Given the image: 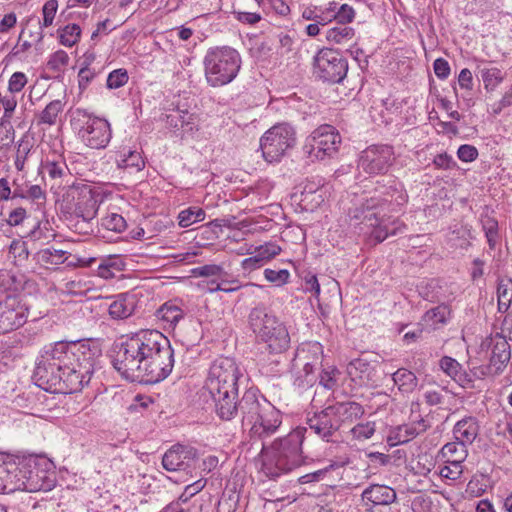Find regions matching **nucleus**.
<instances>
[{"instance_id": "obj_1", "label": "nucleus", "mask_w": 512, "mask_h": 512, "mask_svg": "<svg viewBox=\"0 0 512 512\" xmlns=\"http://www.w3.org/2000/svg\"><path fill=\"white\" fill-rule=\"evenodd\" d=\"M112 364L123 378L131 382L154 384L172 372L174 350L161 332L140 330L116 346Z\"/></svg>"}, {"instance_id": "obj_2", "label": "nucleus", "mask_w": 512, "mask_h": 512, "mask_svg": "<svg viewBox=\"0 0 512 512\" xmlns=\"http://www.w3.org/2000/svg\"><path fill=\"white\" fill-rule=\"evenodd\" d=\"M241 373L235 360L220 357L210 366L205 389L210 394L217 415L222 420H231L238 396V379Z\"/></svg>"}, {"instance_id": "obj_3", "label": "nucleus", "mask_w": 512, "mask_h": 512, "mask_svg": "<svg viewBox=\"0 0 512 512\" xmlns=\"http://www.w3.org/2000/svg\"><path fill=\"white\" fill-rule=\"evenodd\" d=\"M306 428L298 427L285 437L275 440L269 447L262 446L265 458L263 473L270 479H276L304 463L302 444Z\"/></svg>"}, {"instance_id": "obj_4", "label": "nucleus", "mask_w": 512, "mask_h": 512, "mask_svg": "<svg viewBox=\"0 0 512 512\" xmlns=\"http://www.w3.org/2000/svg\"><path fill=\"white\" fill-rule=\"evenodd\" d=\"M205 76L213 87L230 83L241 67V57L237 50L229 47L210 48L204 57Z\"/></svg>"}, {"instance_id": "obj_5", "label": "nucleus", "mask_w": 512, "mask_h": 512, "mask_svg": "<svg viewBox=\"0 0 512 512\" xmlns=\"http://www.w3.org/2000/svg\"><path fill=\"white\" fill-rule=\"evenodd\" d=\"M380 197H371L365 200L359 207L349 210V217L355 220V224H364L372 228L371 237L381 243L390 235H395L400 230V226H396V221L390 222L383 219L380 210Z\"/></svg>"}, {"instance_id": "obj_6", "label": "nucleus", "mask_w": 512, "mask_h": 512, "mask_svg": "<svg viewBox=\"0 0 512 512\" xmlns=\"http://www.w3.org/2000/svg\"><path fill=\"white\" fill-rule=\"evenodd\" d=\"M296 143L295 129L288 123L274 125L260 139L262 156L268 163L279 162Z\"/></svg>"}, {"instance_id": "obj_7", "label": "nucleus", "mask_w": 512, "mask_h": 512, "mask_svg": "<svg viewBox=\"0 0 512 512\" xmlns=\"http://www.w3.org/2000/svg\"><path fill=\"white\" fill-rule=\"evenodd\" d=\"M66 186V214L94 218L97 201L91 186L72 175L69 178L66 176Z\"/></svg>"}, {"instance_id": "obj_8", "label": "nucleus", "mask_w": 512, "mask_h": 512, "mask_svg": "<svg viewBox=\"0 0 512 512\" xmlns=\"http://www.w3.org/2000/svg\"><path fill=\"white\" fill-rule=\"evenodd\" d=\"M347 71V59L337 50L324 48L314 57V73L324 82L340 83Z\"/></svg>"}, {"instance_id": "obj_9", "label": "nucleus", "mask_w": 512, "mask_h": 512, "mask_svg": "<svg viewBox=\"0 0 512 512\" xmlns=\"http://www.w3.org/2000/svg\"><path fill=\"white\" fill-rule=\"evenodd\" d=\"M341 137L331 125H322L307 138L304 151L311 159L323 160L332 157L338 150Z\"/></svg>"}, {"instance_id": "obj_10", "label": "nucleus", "mask_w": 512, "mask_h": 512, "mask_svg": "<svg viewBox=\"0 0 512 512\" xmlns=\"http://www.w3.org/2000/svg\"><path fill=\"white\" fill-rule=\"evenodd\" d=\"M394 161V151L389 145H371L363 150L358 168L370 175L384 174Z\"/></svg>"}, {"instance_id": "obj_11", "label": "nucleus", "mask_w": 512, "mask_h": 512, "mask_svg": "<svg viewBox=\"0 0 512 512\" xmlns=\"http://www.w3.org/2000/svg\"><path fill=\"white\" fill-rule=\"evenodd\" d=\"M94 352L86 339H66V369H77V372L93 373Z\"/></svg>"}, {"instance_id": "obj_12", "label": "nucleus", "mask_w": 512, "mask_h": 512, "mask_svg": "<svg viewBox=\"0 0 512 512\" xmlns=\"http://www.w3.org/2000/svg\"><path fill=\"white\" fill-rule=\"evenodd\" d=\"M265 405L272 404L257 389L250 388L244 392L239 401L235 399V409L231 419L240 414L242 428L246 430L254 419L266 410Z\"/></svg>"}, {"instance_id": "obj_13", "label": "nucleus", "mask_w": 512, "mask_h": 512, "mask_svg": "<svg viewBox=\"0 0 512 512\" xmlns=\"http://www.w3.org/2000/svg\"><path fill=\"white\" fill-rule=\"evenodd\" d=\"M266 410L247 427L250 439L264 440L277 432L282 424V414L274 405H265Z\"/></svg>"}, {"instance_id": "obj_14", "label": "nucleus", "mask_w": 512, "mask_h": 512, "mask_svg": "<svg viewBox=\"0 0 512 512\" xmlns=\"http://www.w3.org/2000/svg\"><path fill=\"white\" fill-rule=\"evenodd\" d=\"M307 425L319 438L327 442L333 441L341 431L330 405L308 417Z\"/></svg>"}, {"instance_id": "obj_15", "label": "nucleus", "mask_w": 512, "mask_h": 512, "mask_svg": "<svg viewBox=\"0 0 512 512\" xmlns=\"http://www.w3.org/2000/svg\"><path fill=\"white\" fill-rule=\"evenodd\" d=\"M27 320V308L15 297H7L0 302V326L3 334L18 329Z\"/></svg>"}, {"instance_id": "obj_16", "label": "nucleus", "mask_w": 512, "mask_h": 512, "mask_svg": "<svg viewBox=\"0 0 512 512\" xmlns=\"http://www.w3.org/2000/svg\"><path fill=\"white\" fill-rule=\"evenodd\" d=\"M62 365L59 362H39L34 370L33 378L38 387L51 393H59L62 389Z\"/></svg>"}, {"instance_id": "obj_17", "label": "nucleus", "mask_w": 512, "mask_h": 512, "mask_svg": "<svg viewBox=\"0 0 512 512\" xmlns=\"http://www.w3.org/2000/svg\"><path fill=\"white\" fill-rule=\"evenodd\" d=\"M85 286L86 283H82L80 280L77 282L74 280L67 282L66 296L71 294L83 297L85 292L88 290ZM87 310L88 307L83 298H80L79 300L66 299V316L69 318L70 324L74 326L80 324L85 319Z\"/></svg>"}, {"instance_id": "obj_18", "label": "nucleus", "mask_w": 512, "mask_h": 512, "mask_svg": "<svg viewBox=\"0 0 512 512\" xmlns=\"http://www.w3.org/2000/svg\"><path fill=\"white\" fill-rule=\"evenodd\" d=\"M249 324L257 339L266 337L268 333L283 325V323L266 307H254L249 313Z\"/></svg>"}, {"instance_id": "obj_19", "label": "nucleus", "mask_w": 512, "mask_h": 512, "mask_svg": "<svg viewBox=\"0 0 512 512\" xmlns=\"http://www.w3.org/2000/svg\"><path fill=\"white\" fill-rule=\"evenodd\" d=\"M23 477V489L29 492L49 491L55 486L54 472L49 473L36 462L28 465Z\"/></svg>"}, {"instance_id": "obj_20", "label": "nucleus", "mask_w": 512, "mask_h": 512, "mask_svg": "<svg viewBox=\"0 0 512 512\" xmlns=\"http://www.w3.org/2000/svg\"><path fill=\"white\" fill-rule=\"evenodd\" d=\"M111 137L112 132L109 122L97 117L92 120V124L85 132L81 142L92 149H103L109 144Z\"/></svg>"}, {"instance_id": "obj_21", "label": "nucleus", "mask_w": 512, "mask_h": 512, "mask_svg": "<svg viewBox=\"0 0 512 512\" xmlns=\"http://www.w3.org/2000/svg\"><path fill=\"white\" fill-rule=\"evenodd\" d=\"M196 451L193 448L177 444L172 446L163 456L162 465L167 471H180L190 467L194 460Z\"/></svg>"}, {"instance_id": "obj_22", "label": "nucleus", "mask_w": 512, "mask_h": 512, "mask_svg": "<svg viewBox=\"0 0 512 512\" xmlns=\"http://www.w3.org/2000/svg\"><path fill=\"white\" fill-rule=\"evenodd\" d=\"M330 406L333 409L340 430L349 428L353 422L364 414L363 406L354 401L337 402Z\"/></svg>"}, {"instance_id": "obj_23", "label": "nucleus", "mask_w": 512, "mask_h": 512, "mask_svg": "<svg viewBox=\"0 0 512 512\" xmlns=\"http://www.w3.org/2000/svg\"><path fill=\"white\" fill-rule=\"evenodd\" d=\"M362 500L365 504L371 503L376 505H390L397 499L395 490L386 485L372 484L362 492Z\"/></svg>"}, {"instance_id": "obj_24", "label": "nucleus", "mask_w": 512, "mask_h": 512, "mask_svg": "<svg viewBox=\"0 0 512 512\" xmlns=\"http://www.w3.org/2000/svg\"><path fill=\"white\" fill-rule=\"evenodd\" d=\"M479 433V424L475 417L469 416L459 420L453 429L454 437L460 442V449L466 452L465 446L472 444Z\"/></svg>"}, {"instance_id": "obj_25", "label": "nucleus", "mask_w": 512, "mask_h": 512, "mask_svg": "<svg viewBox=\"0 0 512 512\" xmlns=\"http://www.w3.org/2000/svg\"><path fill=\"white\" fill-rule=\"evenodd\" d=\"M258 341L265 344L266 350L271 354H282L290 346V336L284 324Z\"/></svg>"}, {"instance_id": "obj_26", "label": "nucleus", "mask_w": 512, "mask_h": 512, "mask_svg": "<svg viewBox=\"0 0 512 512\" xmlns=\"http://www.w3.org/2000/svg\"><path fill=\"white\" fill-rule=\"evenodd\" d=\"M440 367L444 373L451 377L463 388H473V379L462 365L452 357L444 356L440 360Z\"/></svg>"}, {"instance_id": "obj_27", "label": "nucleus", "mask_w": 512, "mask_h": 512, "mask_svg": "<svg viewBox=\"0 0 512 512\" xmlns=\"http://www.w3.org/2000/svg\"><path fill=\"white\" fill-rule=\"evenodd\" d=\"M57 9H58V1L57 0H48L42 8L43 21L40 22L39 19L27 20L26 26L22 29L19 38L21 39L25 35L30 23L35 22V27L38 29V31L35 33V35H33L32 32H30V37H34V40L36 42L40 41L43 37L42 28L49 27L50 25H52L53 20L56 15V12H57Z\"/></svg>"}, {"instance_id": "obj_28", "label": "nucleus", "mask_w": 512, "mask_h": 512, "mask_svg": "<svg viewBox=\"0 0 512 512\" xmlns=\"http://www.w3.org/2000/svg\"><path fill=\"white\" fill-rule=\"evenodd\" d=\"M390 185L386 188L383 193V198H380V210L384 212L385 206H389L390 211H395L397 207L404 205L407 202V194L404 191L403 185L396 181L390 180Z\"/></svg>"}, {"instance_id": "obj_29", "label": "nucleus", "mask_w": 512, "mask_h": 512, "mask_svg": "<svg viewBox=\"0 0 512 512\" xmlns=\"http://www.w3.org/2000/svg\"><path fill=\"white\" fill-rule=\"evenodd\" d=\"M308 353L312 355V358L310 360L308 359V356H305L307 361L303 363L304 376L302 384L313 385L317 379V377L315 376V372L322 367V346L319 343H315L310 346Z\"/></svg>"}, {"instance_id": "obj_30", "label": "nucleus", "mask_w": 512, "mask_h": 512, "mask_svg": "<svg viewBox=\"0 0 512 512\" xmlns=\"http://www.w3.org/2000/svg\"><path fill=\"white\" fill-rule=\"evenodd\" d=\"M351 380L358 385H367L373 378L374 368L364 359H354L347 366Z\"/></svg>"}, {"instance_id": "obj_31", "label": "nucleus", "mask_w": 512, "mask_h": 512, "mask_svg": "<svg viewBox=\"0 0 512 512\" xmlns=\"http://www.w3.org/2000/svg\"><path fill=\"white\" fill-rule=\"evenodd\" d=\"M511 357L510 345L503 337H497L494 340L492 353L490 357L491 366L495 367L496 371H501L509 362Z\"/></svg>"}, {"instance_id": "obj_32", "label": "nucleus", "mask_w": 512, "mask_h": 512, "mask_svg": "<svg viewBox=\"0 0 512 512\" xmlns=\"http://www.w3.org/2000/svg\"><path fill=\"white\" fill-rule=\"evenodd\" d=\"M70 116V127L76 134L79 140L83 138L85 132L90 128L92 120L96 119V116L91 115L83 109H71L69 111Z\"/></svg>"}, {"instance_id": "obj_33", "label": "nucleus", "mask_w": 512, "mask_h": 512, "mask_svg": "<svg viewBox=\"0 0 512 512\" xmlns=\"http://www.w3.org/2000/svg\"><path fill=\"white\" fill-rule=\"evenodd\" d=\"M135 299L128 294H121L109 306V314L114 319H124L132 315Z\"/></svg>"}, {"instance_id": "obj_34", "label": "nucleus", "mask_w": 512, "mask_h": 512, "mask_svg": "<svg viewBox=\"0 0 512 512\" xmlns=\"http://www.w3.org/2000/svg\"><path fill=\"white\" fill-rule=\"evenodd\" d=\"M38 259L46 269L56 271L64 263V250L55 248L42 249L38 253Z\"/></svg>"}, {"instance_id": "obj_35", "label": "nucleus", "mask_w": 512, "mask_h": 512, "mask_svg": "<svg viewBox=\"0 0 512 512\" xmlns=\"http://www.w3.org/2000/svg\"><path fill=\"white\" fill-rule=\"evenodd\" d=\"M392 379L395 385L398 386V389L403 393H411L415 390L418 384L416 375L405 368H400L393 373Z\"/></svg>"}, {"instance_id": "obj_36", "label": "nucleus", "mask_w": 512, "mask_h": 512, "mask_svg": "<svg viewBox=\"0 0 512 512\" xmlns=\"http://www.w3.org/2000/svg\"><path fill=\"white\" fill-rule=\"evenodd\" d=\"M498 311L505 313L512 303V280L510 278L499 279L497 285Z\"/></svg>"}, {"instance_id": "obj_37", "label": "nucleus", "mask_w": 512, "mask_h": 512, "mask_svg": "<svg viewBox=\"0 0 512 512\" xmlns=\"http://www.w3.org/2000/svg\"><path fill=\"white\" fill-rule=\"evenodd\" d=\"M183 316L184 313L182 309L171 302L163 304L156 311V317L163 322H166L171 328H174Z\"/></svg>"}, {"instance_id": "obj_38", "label": "nucleus", "mask_w": 512, "mask_h": 512, "mask_svg": "<svg viewBox=\"0 0 512 512\" xmlns=\"http://www.w3.org/2000/svg\"><path fill=\"white\" fill-rule=\"evenodd\" d=\"M417 436L415 428L409 424H404L393 429L388 438L387 442L390 446H396L399 444L408 443Z\"/></svg>"}, {"instance_id": "obj_39", "label": "nucleus", "mask_w": 512, "mask_h": 512, "mask_svg": "<svg viewBox=\"0 0 512 512\" xmlns=\"http://www.w3.org/2000/svg\"><path fill=\"white\" fill-rule=\"evenodd\" d=\"M66 395L77 393L90 382L92 374L83 375L77 369H66Z\"/></svg>"}, {"instance_id": "obj_40", "label": "nucleus", "mask_w": 512, "mask_h": 512, "mask_svg": "<svg viewBox=\"0 0 512 512\" xmlns=\"http://www.w3.org/2000/svg\"><path fill=\"white\" fill-rule=\"evenodd\" d=\"M355 35V30L352 27L339 24V26L333 27L326 32V39L329 42L336 44H343L351 41Z\"/></svg>"}, {"instance_id": "obj_41", "label": "nucleus", "mask_w": 512, "mask_h": 512, "mask_svg": "<svg viewBox=\"0 0 512 512\" xmlns=\"http://www.w3.org/2000/svg\"><path fill=\"white\" fill-rule=\"evenodd\" d=\"M63 106L60 100L50 102L39 115V124L55 125Z\"/></svg>"}, {"instance_id": "obj_42", "label": "nucleus", "mask_w": 512, "mask_h": 512, "mask_svg": "<svg viewBox=\"0 0 512 512\" xmlns=\"http://www.w3.org/2000/svg\"><path fill=\"white\" fill-rule=\"evenodd\" d=\"M451 310L448 305L440 304L430 310H428L424 316L423 320L427 323H431V325L435 326L436 324H445L450 317Z\"/></svg>"}, {"instance_id": "obj_43", "label": "nucleus", "mask_w": 512, "mask_h": 512, "mask_svg": "<svg viewBox=\"0 0 512 512\" xmlns=\"http://www.w3.org/2000/svg\"><path fill=\"white\" fill-rule=\"evenodd\" d=\"M205 219V211L198 207H189L181 211L178 215L179 225L183 228L189 227L194 223Z\"/></svg>"}, {"instance_id": "obj_44", "label": "nucleus", "mask_w": 512, "mask_h": 512, "mask_svg": "<svg viewBox=\"0 0 512 512\" xmlns=\"http://www.w3.org/2000/svg\"><path fill=\"white\" fill-rule=\"evenodd\" d=\"M481 78L486 90H494L502 81L503 75L498 68H483L480 70Z\"/></svg>"}, {"instance_id": "obj_45", "label": "nucleus", "mask_w": 512, "mask_h": 512, "mask_svg": "<svg viewBox=\"0 0 512 512\" xmlns=\"http://www.w3.org/2000/svg\"><path fill=\"white\" fill-rule=\"evenodd\" d=\"M66 215V226L78 234H88L90 230V221L93 218L76 216L75 214Z\"/></svg>"}, {"instance_id": "obj_46", "label": "nucleus", "mask_w": 512, "mask_h": 512, "mask_svg": "<svg viewBox=\"0 0 512 512\" xmlns=\"http://www.w3.org/2000/svg\"><path fill=\"white\" fill-rule=\"evenodd\" d=\"M101 225L107 230L118 233L124 231L127 226L125 219L117 213H111L103 217L101 220Z\"/></svg>"}, {"instance_id": "obj_47", "label": "nucleus", "mask_w": 512, "mask_h": 512, "mask_svg": "<svg viewBox=\"0 0 512 512\" xmlns=\"http://www.w3.org/2000/svg\"><path fill=\"white\" fill-rule=\"evenodd\" d=\"M62 67H64V51L55 52L46 65V71L51 73L49 77L60 78V72L62 71Z\"/></svg>"}, {"instance_id": "obj_48", "label": "nucleus", "mask_w": 512, "mask_h": 512, "mask_svg": "<svg viewBox=\"0 0 512 512\" xmlns=\"http://www.w3.org/2000/svg\"><path fill=\"white\" fill-rule=\"evenodd\" d=\"M482 223L489 248L494 249L498 239V222L493 218H486Z\"/></svg>"}, {"instance_id": "obj_49", "label": "nucleus", "mask_w": 512, "mask_h": 512, "mask_svg": "<svg viewBox=\"0 0 512 512\" xmlns=\"http://www.w3.org/2000/svg\"><path fill=\"white\" fill-rule=\"evenodd\" d=\"M74 251H66V269L89 267L96 260L94 257L79 256Z\"/></svg>"}, {"instance_id": "obj_50", "label": "nucleus", "mask_w": 512, "mask_h": 512, "mask_svg": "<svg viewBox=\"0 0 512 512\" xmlns=\"http://www.w3.org/2000/svg\"><path fill=\"white\" fill-rule=\"evenodd\" d=\"M340 372L337 368L333 367L329 370H322L319 375V383L326 389L334 390L338 385V376Z\"/></svg>"}, {"instance_id": "obj_51", "label": "nucleus", "mask_w": 512, "mask_h": 512, "mask_svg": "<svg viewBox=\"0 0 512 512\" xmlns=\"http://www.w3.org/2000/svg\"><path fill=\"white\" fill-rule=\"evenodd\" d=\"M264 277L268 282L274 283L276 286H282L289 280L290 273L287 269H270L264 270Z\"/></svg>"}, {"instance_id": "obj_52", "label": "nucleus", "mask_w": 512, "mask_h": 512, "mask_svg": "<svg viewBox=\"0 0 512 512\" xmlns=\"http://www.w3.org/2000/svg\"><path fill=\"white\" fill-rule=\"evenodd\" d=\"M129 76L125 69H116L109 73L106 85L109 89H117L128 82Z\"/></svg>"}, {"instance_id": "obj_53", "label": "nucleus", "mask_w": 512, "mask_h": 512, "mask_svg": "<svg viewBox=\"0 0 512 512\" xmlns=\"http://www.w3.org/2000/svg\"><path fill=\"white\" fill-rule=\"evenodd\" d=\"M460 442H451L445 444L442 449L441 453L444 458H446V462H451V460L460 458V463L464 459L465 452H462L460 449Z\"/></svg>"}, {"instance_id": "obj_54", "label": "nucleus", "mask_w": 512, "mask_h": 512, "mask_svg": "<svg viewBox=\"0 0 512 512\" xmlns=\"http://www.w3.org/2000/svg\"><path fill=\"white\" fill-rule=\"evenodd\" d=\"M193 274L198 277H211V276H221L222 274H226L224 269L220 265L216 264H207L192 270Z\"/></svg>"}, {"instance_id": "obj_55", "label": "nucleus", "mask_w": 512, "mask_h": 512, "mask_svg": "<svg viewBox=\"0 0 512 512\" xmlns=\"http://www.w3.org/2000/svg\"><path fill=\"white\" fill-rule=\"evenodd\" d=\"M353 437L358 440L369 439L375 432L374 423L357 424L350 429Z\"/></svg>"}, {"instance_id": "obj_56", "label": "nucleus", "mask_w": 512, "mask_h": 512, "mask_svg": "<svg viewBox=\"0 0 512 512\" xmlns=\"http://www.w3.org/2000/svg\"><path fill=\"white\" fill-rule=\"evenodd\" d=\"M63 353H64V341L62 340V341L57 342L52 349L45 351V355L42 356L43 359L40 362L48 363V362L61 361V364H62L63 363V361H62Z\"/></svg>"}, {"instance_id": "obj_57", "label": "nucleus", "mask_w": 512, "mask_h": 512, "mask_svg": "<svg viewBox=\"0 0 512 512\" xmlns=\"http://www.w3.org/2000/svg\"><path fill=\"white\" fill-rule=\"evenodd\" d=\"M355 18V10L348 4H342L336 13V17L334 20L337 21L338 24L346 25L351 23Z\"/></svg>"}, {"instance_id": "obj_58", "label": "nucleus", "mask_w": 512, "mask_h": 512, "mask_svg": "<svg viewBox=\"0 0 512 512\" xmlns=\"http://www.w3.org/2000/svg\"><path fill=\"white\" fill-rule=\"evenodd\" d=\"M451 466H444L440 470V475L444 478L456 480L461 474L460 458H456L449 462Z\"/></svg>"}, {"instance_id": "obj_59", "label": "nucleus", "mask_w": 512, "mask_h": 512, "mask_svg": "<svg viewBox=\"0 0 512 512\" xmlns=\"http://www.w3.org/2000/svg\"><path fill=\"white\" fill-rule=\"evenodd\" d=\"M27 83V77L22 72H15L9 80L8 89L12 93L20 92Z\"/></svg>"}, {"instance_id": "obj_60", "label": "nucleus", "mask_w": 512, "mask_h": 512, "mask_svg": "<svg viewBox=\"0 0 512 512\" xmlns=\"http://www.w3.org/2000/svg\"><path fill=\"white\" fill-rule=\"evenodd\" d=\"M457 156L461 161L471 162L474 161L478 156L476 147L468 144L461 145L458 148Z\"/></svg>"}, {"instance_id": "obj_61", "label": "nucleus", "mask_w": 512, "mask_h": 512, "mask_svg": "<svg viewBox=\"0 0 512 512\" xmlns=\"http://www.w3.org/2000/svg\"><path fill=\"white\" fill-rule=\"evenodd\" d=\"M433 68L436 76L442 80L447 79L451 72L450 65L444 58H437L433 63Z\"/></svg>"}, {"instance_id": "obj_62", "label": "nucleus", "mask_w": 512, "mask_h": 512, "mask_svg": "<svg viewBox=\"0 0 512 512\" xmlns=\"http://www.w3.org/2000/svg\"><path fill=\"white\" fill-rule=\"evenodd\" d=\"M81 36V28L77 24L66 25V47L76 44Z\"/></svg>"}, {"instance_id": "obj_63", "label": "nucleus", "mask_w": 512, "mask_h": 512, "mask_svg": "<svg viewBox=\"0 0 512 512\" xmlns=\"http://www.w3.org/2000/svg\"><path fill=\"white\" fill-rule=\"evenodd\" d=\"M179 121L181 128H183L185 132H193L194 130H197V121L193 114L183 112L182 114H179Z\"/></svg>"}, {"instance_id": "obj_64", "label": "nucleus", "mask_w": 512, "mask_h": 512, "mask_svg": "<svg viewBox=\"0 0 512 512\" xmlns=\"http://www.w3.org/2000/svg\"><path fill=\"white\" fill-rule=\"evenodd\" d=\"M123 162L125 167H135L137 170H141L145 166L144 160L138 152L129 151Z\"/></svg>"}]
</instances>
